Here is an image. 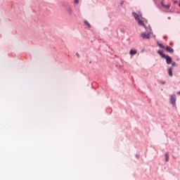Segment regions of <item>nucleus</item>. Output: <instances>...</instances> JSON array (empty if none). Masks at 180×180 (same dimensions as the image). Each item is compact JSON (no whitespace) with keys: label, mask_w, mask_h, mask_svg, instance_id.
<instances>
[{"label":"nucleus","mask_w":180,"mask_h":180,"mask_svg":"<svg viewBox=\"0 0 180 180\" xmlns=\"http://www.w3.org/2000/svg\"><path fill=\"white\" fill-rule=\"evenodd\" d=\"M136 54H137V50H136V49H131L129 51V55L130 56H136Z\"/></svg>","instance_id":"obj_5"},{"label":"nucleus","mask_w":180,"mask_h":180,"mask_svg":"<svg viewBox=\"0 0 180 180\" xmlns=\"http://www.w3.org/2000/svg\"><path fill=\"white\" fill-rule=\"evenodd\" d=\"M168 74H169V77H172V75H173V74H172V68H169Z\"/></svg>","instance_id":"obj_9"},{"label":"nucleus","mask_w":180,"mask_h":180,"mask_svg":"<svg viewBox=\"0 0 180 180\" xmlns=\"http://www.w3.org/2000/svg\"><path fill=\"white\" fill-rule=\"evenodd\" d=\"M138 23L139 25H140L141 26H144V22L141 20H138Z\"/></svg>","instance_id":"obj_11"},{"label":"nucleus","mask_w":180,"mask_h":180,"mask_svg":"<svg viewBox=\"0 0 180 180\" xmlns=\"http://www.w3.org/2000/svg\"><path fill=\"white\" fill-rule=\"evenodd\" d=\"M170 102L172 106H175V105H176V96L175 95L171 96Z\"/></svg>","instance_id":"obj_2"},{"label":"nucleus","mask_w":180,"mask_h":180,"mask_svg":"<svg viewBox=\"0 0 180 180\" xmlns=\"http://www.w3.org/2000/svg\"><path fill=\"white\" fill-rule=\"evenodd\" d=\"M133 16L135 18L136 20H140V15L137 14V13H132Z\"/></svg>","instance_id":"obj_7"},{"label":"nucleus","mask_w":180,"mask_h":180,"mask_svg":"<svg viewBox=\"0 0 180 180\" xmlns=\"http://www.w3.org/2000/svg\"><path fill=\"white\" fill-rule=\"evenodd\" d=\"M169 160V153H165V161H166V162H168Z\"/></svg>","instance_id":"obj_8"},{"label":"nucleus","mask_w":180,"mask_h":180,"mask_svg":"<svg viewBox=\"0 0 180 180\" xmlns=\"http://www.w3.org/2000/svg\"><path fill=\"white\" fill-rule=\"evenodd\" d=\"M159 47H161V49H165V46L162 45V44H158Z\"/></svg>","instance_id":"obj_12"},{"label":"nucleus","mask_w":180,"mask_h":180,"mask_svg":"<svg viewBox=\"0 0 180 180\" xmlns=\"http://www.w3.org/2000/svg\"><path fill=\"white\" fill-rule=\"evenodd\" d=\"M161 5L163 6V8H165V9L168 10L171 8V3H168L167 5H165V4H164V0L161 1Z\"/></svg>","instance_id":"obj_3"},{"label":"nucleus","mask_w":180,"mask_h":180,"mask_svg":"<svg viewBox=\"0 0 180 180\" xmlns=\"http://www.w3.org/2000/svg\"><path fill=\"white\" fill-rule=\"evenodd\" d=\"M158 54L162 57V58H165L167 64H171L172 63V58L169 56H166L162 53V51H158Z\"/></svg>","instance_id":"obj_1"},{"label":"nucleus","mask_w":180,"mask_h":180,"mask_svg":"<svg viewBox=\"0 0 180 180\" xmlns=\"http://www.w3.org/2000/svg\"><path fill=\"white\" fill-rule=\"evenodd\" d=\"M76 56H77V57L79 58V53H77Z\"/></svg>","instance_id":"obj_15"},{"label":"nucleus","mask_w":180,"mask_h":180,"mask_svg":"<svg viewBox=\"0 0 180 180\" xmlns=\"http://www.w3.org/2000/svg\"><path fill=\"white\" fill-rule=\"evenodd\" d=\"M166 51H167V53H174V49L169 46H167L165 49Z\"/></svg>","instance_id":"obj_6"},{"label":"nucleus","mask_w":180,"mask_h":180,"mask_svg":"<svg viewBox=\"0 0 180 180\" xmlns=\"http://www.w3.org/2000/svg\"><path fill=\"white\" fill-rule=\"evenodd\" d=\"M84 25L88 27L91 28V24L88 22V20H84Z\"/></svg>","instance_id":"obj_10"},{"label":"nucleus","mask_w":180,"mask_h":180,"mask_svg":"<svg viewBox=\"0 0 180 180\" xmlns=\"http://www.w3.org/2000/svg\"><path fill=\"white\" fill-rule=\"evenodd\" d=\"M74 4H75L76 5H78L79 4V0H75Z\"/></svg>","instance_id":"obj_13"},{"label":"nucleus","mask_w":180,"mask_h":180,"mask_svg":"<svg viewBox=\"0 0 180 180\" xmlns=\"http://www.w3.org/2000/svg\"><path fill=\"white\" fill-rule=\"evenodd\" d=\"M174 4H176V1H174Z\"/></svg>","instance_id":"obj_18"},{"label":"nucleus","mask_w":180,"mask_h":180,"mask_svg":"<svg viewBox=\"0 0 180 180\" xmlns=\"http://www.w3.org/2000/svg\"><path fill=\"white\" fill-rule=\"evenodd\" d=\"M172 65L173 67H174V65H176V63L175 62H174V63H172Z\"/></svg>","instance_id":"obj_14"},{"label":"nucleus","mask_w":180,"mask_h":180,"mask_svg":"<svg viewBox=\"0 0 180 180\" xmlns=\"http://www.w3.org/2000/svg\"><path fill=\"white\" fill-rule=\"evenodd\" d=\"M141 37H142V39H150V34L143 32L141 34Z\"/></svg>","instance_id":"obj_4"},{"label":"nucleus","mask_w":180,"mask_h":180,"mask_svg":"<svg viewBox=\"0 0 180 180\" xmlns=\"http://www.w3.org/2000/svg\"><path fill=\"white\" fill-rule=\"evenodd\" d=\"M162 84L164 85L165 84V82H162Z\"/></svg>","instance_id":"obj_16"},{"label":"nucleus","mask_w":180,"mask_h":180,"mask_svg":"<svg viewBox=\"0 0 180 180\" xmlns=\"http://www.w3.org/2000/svg\"><path fill=\"white\" fill-rule=\"evenodd\" d=\"M177 95L180 96V91L177 92Z\"/></svg>","instance_id":"obj_17"}]
</instances>
